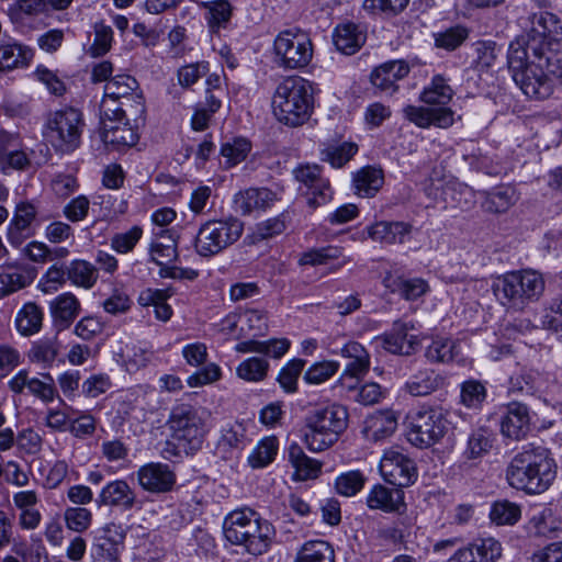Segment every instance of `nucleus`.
Segmentation results:
<instances>
[{
	"label": "nucleus",
	"mask_w": 562,
	"mask_h": 562,
	"mask_svg": "<svg viewBox=\"0 0 562 562\" xmlns=\"http://www.w3.org/2000/svg\"><path fill=\"white\" fill-rule=\"evenodd\" d=\"M409 72V66L404 60H390L371 72L372 85L381 91L393 93L397 90L396 82Z\"/></svg>",
	"instance_id": "25"
},
{
	"label": "nucleus",
	"mask_w": 562,
	"mask_h": 562,
	"mask_svg": "<svg viewBox=\"0 0 562 562\" xmlns=\"http://www.w3.org/2000/svg\"><path fill=\"white\" fill-rule=\"evenodd\" d=\"M507 64L515 83L530 99L549 98L559 80L562 79V50L549 49L544 53L524 49L521 43H510Z\"/></svg>",
	"instance_id": "1"
},
{
	"label": "nucleus",
	"mask_w": 562,
	"mask_h": 562,
	"mask_svg": "<svg viewBox=\"0 0 562 562\" xmlns=\"http://www.w3.org/2000/svg\"><path fill=\"white\" fill-rule=\"evenodd\" d=\"M548 0H532L531 12L527 21V33L512 43H521L524 49L532 46L535 50L544 53L552 47L553 42L562 38V21L560 18L548 11Z\"/></svg>",
	"instance_id": "7"
},
{
	"label": "nucleus",
	"mask_w": 562,
	"mask_h": 562,
	"mask_svg": "<svg viewBox=\"0 0 562 562\" xmlns=\"http://www.w3.org/2000/svg\"><path fill=\"white\" fill-rule=\"evenodd\" d=\"M502 48L493 41H480L475 44V58L473 60L479 70H488L494 67Z\"/></svg>",
	"instance_id": "58"
},
{
	"label": "nucleus",
	"mask_w": 562,
	"mask_h": 562,
	"mask_svg": "<svg viewBox=\"0 0 562 562\" xmlns=\"http://www.w3.org/2000/svg\"><path fill=\"white\" fill-rule=\"evenodd\" d=\"M535 481V494L542 493L549 488L557 475V465L550 458L547 449L542 447H527Z\"/></svg>",
	"instance_id": "20"
},
{
	"label": "nucleus",
	"mask_w": 562,
	"mask_h": 562,
	"mask_svg": "<svg viewBox=\"0 0 562 562\" xmlns=\"http://www.w3.org/2000/svg\"><path fill=\"white\" fill-rule=\"evenodd\" d=\"M541 324L562 338V293L551 301L542 315Z\"/></svg>",
	"instance_id": "64"
},
{
	"label": "nucleus",
	"mask_w": 562,
	"mask_h": 562,
	"mask_svg": "<svg viewBox=\"0 0 562 562\" xmlns=\"http://www.w3.org/2000/svg\"><path fill=\"white\" fill-rule=\"evenodd\" d=\"M453 97V90L441 75L432 77L420 93V101L428 105L446 106Z\"/></svg>",
	"instance_id": "43"
},
{
	"label": "nucleus",
	"mask_w": 562,
	"mask_h": 562,
	"mask_svg": "<svg viewBox=\"0 0 562 562\" xmlns=\"http://www.w3.org/2000/svg\"><path fill=\"white\" fill-rule=\"evenodd\" d=\"M314 89L312 83L299 76L283 79L272 97V109L279 122L300 126L312 115Z\"/></svg>",
	"instance_id": "4"
},
{
	"label": "nucleus",
	"mask_w": 562,
	"mask_h": 562,
	"mask_svg": "<svg viewBox=\"0 0 562 562\" xmlns=\"http://www.w3.org/2000/svg\"><path fill=\"white\" fill-rule=\"evenodd\" d=\"M495 435L487 426L473 428L468 437L463 457L468 460H481L493 448Z\"/></svg>",
	"instance_id": "35"
},
{
	"label": "nucleus",
	"mask_w": 562,
	"mask_h": 562,
	"mask_svg": "<svg viewBox=\"0 0 562 562\" xmlns=\"http://www.w3.org/2000/svg\"><path fill=\"white\" fill-rule=\"evenodd\" d=\"M364 482L366 477L362 472L348 471L336 477L335 490L341 496L351 497L363 488Z\"/></svg>",
	"instance_id": "59"
},
{
	"label": "nucleus",
	"mask_w": 562,
	"mask_h": 562,
	"mask_svg": "<svg viewBox=\"0 0 562 562\" xmlns=\"http://www.w3.org/2000/svg\"><path fill=\"white\" fill-rule=\"evenodd\" d=\"M135 493L122 480L110 482L104 486L97 499L99 505L123 506L130 508L135 502Z\"/></svg>",
	"instance_id": "38"
},
{
	"label": "nucleus",
	"mask_w": 562,
	"mask_h": 562,
	"mask_svg": "<svg viewBox=\"0 0 562 562\" xmlns=\"http://www.w3.org/2000/svg\"><path fill=\"white\" fill-rule=\"evenodd\" d=\"M223 535L228 542L244 547L249 554L261 555L269 550L276 530L257 512L244 507L231 512L224 518Z\"/></svg>",
	"instance_id": "3"
},
{
	"label": "nucleus",
	"mask_w": 562,
	"mask_h": 562,
	"mask_svg": "<svg viewBox=\"0 0 562 562\" xmlns=\"http://www.w3.org/2000/svg\"><path fill=\"white\" fill-rule=\"evenodd\" d=\"M59 353V344L56 338H42L32 344L29 359L33 363L49 368Z\"/></svg>",
	"instance_id": "48"
},
{
	"label": "nucleus",
	"mask_w": 562,
	"mask_h": 562,
	"mask_svg": "<svg viewBox=\"0 0 562 562\" xmlns=\"http://www.w3.org/2000/svg\"><path fill=\"white\" fill-rule=\"evenodd\" d=\"M290 348L288 339H270L266 341L245 340L235 346V350L241 353L256 352L276 359L281 358Z\"/></svg>",
	"instance_id": "40"
},
{
	"label": "nucleus",
	"mask_w": 562,
	"mask_h": 562,
	"mask_svg": "<svg viewBox=\"0 0 562 562\" xmlns=\"http://www.w3.org/2000/svg\"><path fill=\"white\" fill-rule=\"evenodd\" d=\"M339 367V362L335 360L315 362L304 372L303 380L307 384L324 383L338 372Z\"/></svg>",
	"instance_id": "60"
},
{
	"label": "nucleus",
	"mask_w": 562,
	"mask_h": 562,
	"mask_svg": "<svg viewBox=\"0 0 562 562\" xmlns=\"http://www.w3.org/2000/svg\"><path fill=\"white\" fill-rule=\"evenodd\" d=\"M278 452V439L273 436L261 439L248 457V463L254 469L269 465Z\"/></svg>",
	"instance_id": "52"
},
{
	"label": "nucleus",
	"mask_w": 562,
	"mask_h": 562,
	"mask_svg": "<svg viewBox=\"0 0 562 562\" xmlns=\"http://www.w3.org/2000/svg\"><path fill=\"white\" fill-rule=\"evenodd\" d=\"M33 58V50L20 44L0 46V74L19 66H26Z\"/></svg>",
	"instance_id": "45"
},
{
	"label": "nucleus",
	"mask_w": 562,
	"mask_h": 562,
	"mask_svg": "<svg viewBox=\"0 0 562 562\" xmlns=\"http://www.w3.org/2000/svg\"><path fill=\"white\" fill-rule=\"evenodd\" d=\"M383 285L392 293H398L407 301H415L428 291V284L420 278L404 279L393 272H386Z\"/></svg>",
	"instance_id": "31"
},
{
	"label": "nucleus",
	"mask_w": 562,
	"mask_h": 562,
	"mask_svg": "<svg viewBox=\"0 0 562 562\" xmlns=\"http://www.w3.org/2000/svg\"><path fill=\"white\" fill-rule=\"evenodd\" d=\"M138 88V81L130 75H117L110 79L104 86L102 101H117L121 98H128Z\"/></svg>",
	"instance_id": "51"
},
{
	"label": "nucleus",
	"mask_w": 562,
	"mask_h": 562,
	"mask_svg": "<svg viewBox=\"0 0 562 562\" xmlns=\"http://www.w3.org/2000/svg\"><path fill=\"white\" fill-rule=\"evenodd\" d=\"M459 348L458 340L437 335L431 337L429 344L425 346L424 357L429 363L447 364L457 359Z\"/></svg>",
	"instance_id": "30"
},
{
	"label": "nucleus",
	"mask_w": 562,
	"mask_h": 562,
	"mask_svg": "<svg viewBox=\"0 0 562 562\" xmlns=\"http://www.w3.org/2000/svg\"><path fill=\"white\" fill-rule=\"evenodd\" d=\"M340 356L349 359L337 383L345 385L348 379H362L370 370V355L368 350L358 341L350 340L346 342L340 351Z\"/></svg>",
	"instance_id": "18"
},
{
	"label": "nucleus",
	"mask_w": 562,
	"mask_h": 562,
	"mask_svg": "<svg viewBox=\"0 0 562 562\" xmlns=\"http://www.w3.org/2000/svg\"><path fill=\"white\" fill-rule=\"evenodd\" d=\"M37 215L36 207L30 202L15 205L13 216L7 228V239L13 247H20L24 240L33 236L32 224Z\"/></svg>",
	"instance_id": "17"
},
{
	"label": "nucleus",
	"mask_w": 562,
	"mask_h": 562,
	"mask_svg": "<svg viewBox=\"0 0 562 562\" xmlns=\"http://www.w3.org/2000/svg\"><path fill=\"white\" fill-rule=\"evenodd\" d=\"M269 362L265 358L250 357L238 364L236 374L248 382H260L266 379Z\"/></svg>",
	"instance_id": "53"
},
{
	"label": "nucleus",
	"mask_w": 562,
	"mask_h": 562,
	"mask_svg": "<svg viewBox=\"0 0 562 562\" xmlns=\"http://www.w3.org/2000/svg\"><path fill=\"white\" fill-rule=\"evenodd\" d=\"M331 546L323 540L305 542L296 553L294 562H334Z\"/></svg>",
	"instance_id": "47"
},
{
	"label": "nucleus",
	"mask_w": 562,
	"mask_h": 562,
	"mask_svg": "<svg viewBox=\"0 0 562 562\" xmlns=\"http://www.w3.org/2000/svg\"><path fill=\"white\" fill-rule=\"evenodd\" d=\"M543 291L542 276L531 269L508 272L493 282V292L499 303L514 310H522L538 301Z\"/></svg>",
	"instance_id": "6"
},
{
	"label": "nucleus",
	"mask_w": 562,
	"mask_h": 562,
	"mask_svg": "<svg viewBox=\"0 0 562 562\" xmlns=\"http://www.w3.org/2000/svg\"><path fill=\"white\" fill-rule=\"evenodd\" d=\"M67 278L77 286L91 289L97 282L98 274L92 263L82 259H76L67 266Z\"/></svg>",
	"instance_id": "49"
},
{
	"label": "nucleus",
	"mask_w": 562,
	"mask_h": 562,
	"mask_svg": "<svg viewBox=\"0 0 562 562\" xmlns=\"http://www.w3.org/2000/svg\"><path fill=\"white\" fill-rule=\"evenodd\" d=\"M295 179L305 187L303 193L306 195V203L312 209L328 203L333 198V190L328 179L322 176V168L318 165L300 166L293 171Z\"/></svg>",
	"instance_id": "14"
},
{
	"label": "nucleus",
	"mask_w": 562,
	"mask_h": 562,
	"mask_svg": "<svg viewBox=\"0 0 562 562\" xmlns=\"http://www.w3.org/2000/svg\"><path fill=\"white\" fill-rule=\"evenodd\" d=\"M204 415L203 409L186 403L172 407L168 419L171 435L160 449L164 459L192 456L202 448L206 432Z\"/></svg>",
	"instance_id": "2"
},
{
	"label": "nucleus",
	"mask_w": 562,
	"mask_h": 562,
	"mask_svg": "<svg viewBox=\"0 0 562 562\" xmlns=\"http://www.w3.org/2000/svg\"><path fill=\"white\" fill-rule=\"evenodd\" d=\"M53 326L58 330L68 329L81 312V304L71 292H65L48 304Z\"/></svg>",
	"instance_id": "23"
},
{
	"label": "nucleus",
	"mask_w": 562,
	"mask_h": 562,
	"mask_svg": "<svg viewBox=\"0 0 562 562\" xmlns=\"http://www.w3.org/2000/svg\"><path fill=\"white\" fill-rule=\"evenodd\" d=\"M397 428V416L391 409L379 411L370 415L363 427L368 440L381 441L392 436Z\"/></svg>",
	"instance_id": "27"
},
{
	"label": "nucleus",
	"mask_w": 562,
	"mask_h": 562,
	"mask_svg": "<svg viewBox=\"0 0 562 562\" xmlns=\"http://www.w3.org/2000/svg\"><path fill=\"white\" fill-rule=\"evenodd\" d=\"M202 7L205 9V20L210 32L217 34L222 29H226L232 14L233 8L227 0H212L202 2Z\"/></svg>",
	"instance_id": "39"
},
{
	"label": "nucleus",
	"mask_w": 562,
	"mask_h": 562,
	"mask_svg": "<svg viewBox=\"0 0 562 562\" xmlns=\"http://www.w3.org/2000/svg\"><path fill=\"white\" fill-rule=\"evenodd\" d=\"M471 547L477 562H495L502 554V546L494 538L479 539Z\"/></svg>",
	"instance_id": "63"
},
{
	"label": "nucleus",
	"mask_w": 562,
	"mask_h": 562,
	"mask_svg": "<svg viewBox=\"0 0 562 562\" xmlns=\"http://www.w3.org/2000/svg\"><path fill=\"white\" fill-rule=\"evenodd\" d=\"M342 257V249L338 246L312 248L303 252L299 259L301 266H322Z\"/></svg>",
	"instance_id": "54"
},
{
	"label": "nucleus",
	"mask_w": 562,
	"mask_h": 562,
	"mask_svg": "<svg viewBox=\"0 0 562 562\" xmlns=\"http://www.w3.org/2000/svg\"><path fill=\"white\" fill-rule=\"evenodd\" d=\"M305 366L302 359L290 360L279 372L277 378L280 386L286 393H294L297 389V380Z\"/></svg>",
	"instance_id": "62"
},
{
	"label": "nucleus",
	"mask_w": 562,
	"mask_h": 562,
	"mask_svg": "<svg viewBox=\"0 0 562 562\" xmlns=\"http://www.w3.org/2000/svg\"><path fill=\"white\" fill-rule=\"evenodd\" d=\"M175 483V475L169 467L151 463L143 467V488L151 492H167Z\"/></svg>",
	"instance_id": "37"
},
{
	"label": "nucleus",
	"mask_w": 562,
	"mask_h": 562,
	"mask_svg": "<svg viewBox=\"0 0 562 562\" xmlns=\"http://www.w3.org/2000/svg\"><path fill=\"white\" fill-rule=\"evenodd\" d=\"M44 313L41 306L34 302L25 303L18 312L15 326L23 336H32L38 333L43 326Z\"/></svg>",
	"instance_id": "42"
},
{
	"label": "nucleus",
	"mask_w": 562,
	"mask_h": 562,
	"mask_svg": "<svg viewBox=\"0 0 562 562\" xmlns=\"http://www.w3.org/2000/svg\"><path fill=\"white\" fill-rule=\"evenodd\" d=\"M101 139L108 150L121 151L136 145L138 134L130 125L123 109H111L109 100L101 101Z\"/></svg>",
	"instance_id": "12"
},
{
	"label": "nucleus",
	"mask_w": 562,
	"mask_h": 562,
	"mask_svg": "<svg viewBox=\"0 0 562 562\" xmlns=\"http://www.w3.org/2000/svg\"><path fill=\"white\" fill-rule=\"evenodd\" d=\"M520 507L507 499L493 503L490 512V518L496 525H515L520 519Z\"/></svg>",
	"instance_id": "56"
},
{
	"label": "nucleus",
	"mask_w": 562,
	"mask_h": 562,
	"mask_svg": "<svg viewBox=\"0 0 562 562\" xmlns=\"http://www.w3.org/2000/svg\"><path fill=\"white\" fill-rule=\"evenodd\" d=\"M448 425L441 408L422 406L409 415L408 441L418 448H429L445 437Z\"/></svg>",
	"instance_id": "11"
},
{
	"label": "nucleus",
	"mask_w": 562,
	"mask_h": 562,
	"mask_svg": "<svg viewBox=\"0 0 562 562\" xmlns=\"http://www.w3.org/2000/svg\"><path fill=\"white\" fill-rule=\"evenodd\" d=\"M176 258V245L171 236H161L154 240L149 247L148 273L151 278L158 277L159 269H168Z\"/></svg>",
	"instance_id": "29"
},
{
	"label": "nucleus",
	"mask_w": 562,
	"mask_h": 562,
	"mask_svg": "<svg viewBox=\"0 0 562 562\" xmlns=\"http://www.w3.org/2000/svg\"><path fill=\"white\" fill-rule=\"evenodd\" d=\"M244 224L236 217L207 221L198 231L194 248L201 257L210 258L218 255L243 235Z\"/></svg>",
	"instance_id": "9"
},
{
	"label": "nucleus",
	"mask_w": 562,
	"mask_h": 562,
	"mask_svg": "<svg viewBox=\"0 0 562 562\" xmlns=\"http://www.w3.org/2000/svg\"><path fill=\"white\" fill-rule=\"evenodd\" d=\"M358 151V146L351 142L328 144L321 150V159L334 168L344 167Z\"/></svg>",
	"instance_id": "50"
},
{
	"label": "nucleus",
	"mask_w": 562,
	"mask_h": 562,
	"mask_svg": "<svg viewBox=\"0 0 562 562\" xmlns=\"http://www.w3.org/2000/svg\"><path fill=\"white\" fill-rule=\"evenodd\" d=\"M412 329H414L412 323L395 321L392 328L382 335L383 348L394 355H413L419 345V339L415 335L408 336Z\"/></svg>",
	"instance_id": "19"
},
{
	"label": "nucleus",
	"mask_w": 562,
	"mask_h": 562,
	"mask_svg": "<svg viewBox=\"0 0 562 562\" xmlns=\"http://www.w3.org/2000/svg\"><path fill=\"white\" fill-rule=\"evenodd\" d=\"M379 469L383 479L398 488L412 485L418 476L415 462L398 448L384 451Z\"/></svg>",
	"instance_id": "13"
},
{
	"label": "nucleus",
	"mask_w": 562,
	"mask_h": 562,
	"mask_svg": "<svg viewBox=\"0 0 562 562\" xmlns=\"http://www.w3.org/2000/svg\"><path fill=\"white\" fill-rule=\"evenodd\" d=\"M367 505L371 509L385 513H400L404 507V493L401 488H389L381 484L374 485L367 496Z\"/></svg>",
	"instance_id": "28"
},
{
	"label": "nucleus",
	"mask_w": 562,
	"mask_h": 562,
	"mask_svg": "<svg viewBox=\"0 0 562 562\" xmlns=\"http://www.w3.org/2000/svg\"><path fill=\"white\" fill-rule=\"evenodd\" d=\"M9 387L13 393L27 392L43 402H52L56 394L54 379L49 373L43 374V380L31 378L25 370L19 371L10 381Z\"/></svg>",
	"instance_id": "21"
},
{
	"label": "nucleus",
	"mask_w": 562,
	"mask_h": 562,
	"mask_svg": "<svg viewBox=\"0 0 562 562\" xmlns=\"http://www.w3.org/2000/svg\"><path fill=\"white\" fill-rule=\"evenodd\" d=\"M487 398L486 384L469 379L460 384V403L469 409L480 411Z\"/></svg>",
	"instance_id": "46"
},
{
	"label": "nucleus",
	"mask_w": 562,
	"mask_h": 562,
	"mask_svg": "<svg viewBox=\"0 0 562 562\" xmlns=\"http://www.w3.org/2000/svg\"><path fill=\"white\" fill-rule=\"evenodd\" d=\"M352 183L356 194L362 198H372L384 183L383 170L374 166L362 167L353 173Z\"/></svg>",
	"instance_id": "34"
},
{
	"label": "nucleus",
	"mask_w": 562,
	"mask_h": 562,
	"mask_svg": "<svg viewBox=\"0 0 562 562\" xmlns=\"http://www.w3.org/2000/svg\"><path fill=\"white\" fill-rule=\"evenodd\" d=\"M344 386L355 393L353 401L363 406L378 404L384 397L381 385L375 382H368L359 386L345 382Z\"/></svg>",
	"instance_id": "57"
},
{
	"label": "nucleus",
	"mask_w": 562,
	"mask_h": 562,
	"mask_svg": "<svg viewBox=\"0 0 562 562\" xmlns=\"http://www.w3.org/2000/svg\"><path fill=\"white\" fill-rule=\"evenodd\" d=\"M33 276L26 273V268L20 263L0 266V299L5 297L31 284Z\"/></svg>",
	"instance_id": "32"
},
{
	"label": "nucleus",
	"mask_w": 562,
	"mask_h": 562,
	"mask_svg": "<svg viewBox=\"0 0 562 562\" xmlns=\"http://www.w3.org/2000/svg\"><path fill=\"white\" fill-rule=\"evenodd\" d=\"M501 434L512 440H521L531 429L529 407L520 402H509L504 406L499 422Z\"/></svg>",
	"instance_id": "15"
},
{
	"label": "nucleus",
	"mask_w": 562,
	"mask_h": 562,
	"mask_svg": "<svg viewBox=\"0 0 562 562\" xmlns=\"http://www.w3.org/2000/svg\"><path fill=\"white\" fill-rule=\"evenodd\" d=\"M404 117L420 128L435 126L448 128L454 123V112L447 106H417L406 105L403 109Z\"/></svg>",
	"instance_id": "16"
},
{
	"label": "nucleus",
	"mask_w": 562,
	"mask_h": 562,
	"mask_svg": "<svg viewBox=\"0 0 562 562\" xmlns=\"http://www.w3.org/2000/svg\"><path fill=\"white\" fill-rule=\"evenodd\" d=\"M333 41L336 48L345 55H353L366 42V34L355 23L336 26Z\"/></svg>",
	"instance_id": "33"
},
{
	"label": "nucleus",
	"mask_w": 562,
	"mask_h": 562,
	"mask_svg": "<svg viewBox=\"0 0 562 562\" xmlns=\"http://www.w3.org/2000/svg\"><path fill=\"white\" fill-rule=\"evenodd\" d=\"M368 236L383 244H403L412 232V225L405 222H376L367 227Z\"/></svg>",
	"instance_id": "26"
},
{
	"label": "nucleus",
	"mask_w": 562,
	"mask_h": 562,
	"mask_svg": "<svg viewBox=\"0 0 562 562\" xmlns=\"http://www.w3.org/2000/svg\"><path fill=\"white\" fill-rule=\"evenodd\" d=\"M530 464V457L526 447L512 459L506 470V479L514 488L535 494L533 468Z\"/></svg>",
	"instance_id": "24"
},
{
	"label": "nucleus",
	"mask_w": 562,
	"mask_h": 562,
	"mask_svg": "<svg viewBox=\"0 0 562 562\" xmlns=\"http://www.w3.org/2000/svg\"><path fill=\"white\" fill-rule=\"evenodd\" d=\"M273 50L277 65L289 70L306 67L314 53L310 35L300 29L281 31L273 41Z\"/></svg>",
	"instance_id": "10"
},
{
	"label": "nucleus",
	"mask_w": 562,
	"mask_h": 562,
	"mask_svg": "<svg viewBox=\"0 0 562 562\" xmlns=\"http://www.w3.org/2000/svg\"><path fill=\"white\" fill-rule=\"evenodd\" d=\"M277 200V193L268 188H249L234 195L233 207L236 213L246 216L252 212L267 210Z\"/></svg>",
	"instance_id": "22"
},
{
	"label": "nucleus",
	"mask_w": 562,
	"mask_h": 562,
	"mask_svg": "<svg viewBox=\"0 0 562 562\" xmlns=\"http://www.w3.org/2000/svg\"><path fill=\"white\" fill-rule=\"evenodd\" d=\"M251 150V143L245 137H234L222 144L221 155L228 167L235 166L246 159Z\"/></svg>",
	"instance_id": "55"
},
{
	"label": "nucleus",
	"mask_w": 562,
	"mask_h": 562,
	"mask_svg": "<svg viewBox=\"0 0 562 562\" xmlns=\"http://www.w3.org/2000/svg\"><path fill=\"white\" fill-rule=\"evenodd\" d=\"M147 295L144 299L146 302L143 303V306L147 307V312L149 313V308H153V313L158 321L168 322L173 311L171 306L167 303V300L173 295V290L171 288L166 289H147Z\"/></svg>",
	"instance_id": "44"
},
{
	"label": "nucleus",
	"mask_w": 562,
	"mask_h": 562,
	"mask_svg": "<svg viewBox=\"0 0 562 562\" xmlns=\"http://www.w3.org/2000/svg\"><path fill=\"white\" fill-rule=\"evenodd\" d=\"M515 202V192L512 188H498L487 193L483 209L490 213H502Z\"/></svg>",
	"instance_id": "61"
},
{
	"label": "nucleus",
	"mask_w": 562,
	"mask_h": 562,
	"mask_svg": "<svg viewBox=\"0 0 562 562\" xmlns=\"http://www.w3.org/2000/svg\"><path fill=\"white\" fill-rule=\"evenodd\" d=\"M288 452L289 461L295 469V474L299 480L305 481L318 475L322 464L317 460L307 457L297 443H291Z\"/></svg>",
	"instance_id": "41"
},
{
	"label": "nucleus",
	"mask_w": 562,
	"mask_h": 562,
	"mask_svg": "<svg viewBox=\"0 0 562 562\" xmlns=\"http://www.w3.org/2000/svg\"><path fill=\"white\" fill-rule=\"evenodd\" d=\"M348 411L340 404H330L311 411L305 417L304 441L314 452L333 446L348 426Z\"/></svg>",
	"instance_id": "5"
},
{
	"label": "nucleus",
	"mask_w": 562,
	"mask_h": 562,
	"mask_svg": "<svg viewBox=\"0 0 562 562\" xmlns=\"http://www.w3.org/2000/svg\"><path fill=\"white\" fill-rule=\"evenodd\" d=\"M445 382L443 376L434 369H423L413 374L405 383V390L413 396H426L437 391Z\"/></svg>",
	"instance_id": "36"
},
{
	"label": "nucleus",
	"mask_w": 562,
	"mask_h": 562,
	"mask_svg": "<svg viewBox=\"0 0 562 562\" xmlns=\"http://www.w3.org/2000/svg\"><path fill=\"white\" fill-rule=\"evenodd\" d=\"M83 130L82 113L69 106L48 115L44 125V137L56 153L70 154L79 148Z\"/></svg>",
	"instance_id": "8"
}]
</instances>
